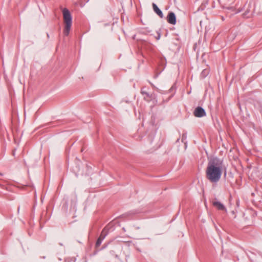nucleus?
Masks as SVG:
<instances>
[{"label":"nucleus","mask_w":262,"mask_h":262,"mask_svg":"<svg viewBox=\"0 0 262 262\" xmlns=\"http://www.w3.org/2000/svg\"><path fill=\"white\" fill-rule=\"evenodd\" d=\"M213 205L219 210L226 211L225 206L220 202L216 201H213Z\"/></svg>","instance_id":"6"},{"label":"nucleus","mask_w":262,"mask_h":262,"mask_svg":"<svg viewBox=\"0 0 262 262\" xmlns=\"http://www.w3.org/2000/svg\"><path fill=\"white\" fill-rule=\"evenodd\" d=\"M63 21L64 24V29L63 33L65 35H69L72 25V16L70 11L67 9H63L62 10Z\"/></svg>","instance_id":"2"},{"label":"nucleus","mask_w":262,"mask_h":262,"mask_svg":"<svg viewBox=\"0 0 262 262\" xmlns=\"http://www.w3.org/2000/svg\"><path fill=\"white\" fill-rule=\"evenodd\" d=\"M152 7L155 13H156L161 18H162L163 16V13L159 9L158 6L155 4H152Z\"/></svg>","instance_id":"7"},{"label":"nucleus","mask_w":262,"mask_h":262,"mask_svg":"<svg viewBox=\"0 0 262 262\" xmlns=\"http://www.w3.org/2000/svg\"><path fill=\"white\" fill-rule=\"evenodd\" d=\"M193 114L196 117H202L206 116V112L202 107L199 106L194 110Z\"/></svg>","instance_id":"3"},{"label":"nucleus","mask_w":262,"mask_h":262,"mask_svg":"<svg viewBox=\"0 0 262 262\" xmlns=\"http://www.w3.org/2000/svg\"><path fill=\"white\" fill-rule=\"evenodd\" d=\"M167 21L172 25L176 24V17L173 12H169L167 16Z\"/></svg>","instance_id":"4"},{"label":"nucleus","mask_w":262,"mask_h":262,"mask_svg":"<svg viewBox=\"0 0 262 262\" xmlns=\"http://www.w3.org/2000/svg\"><path fill=\"white\" fill-rule=\"evenodd\" d=\"M106 234V232L105 231V229H103V231H102L101 234H100V237L97 239V241L96 242V246L97 247H98V246H100V245L101 244L102 241L105 238Z\"/></svg>","instance_id":"5"},{"label":"nucleus","mask_w":262,"mask_h":262,"mask_svg":"<svg viewBox=\"0 0 262 262\" xmlns=\"http://www.w3.org/2000/svg\"><path fill=\"white\" fill-rule=\"evenodd\" d=\"M222 173V162L217 159L210 161L206 170V177L211 183H217Z\"/></svg>","instance_id":"1"}]
</instances>
